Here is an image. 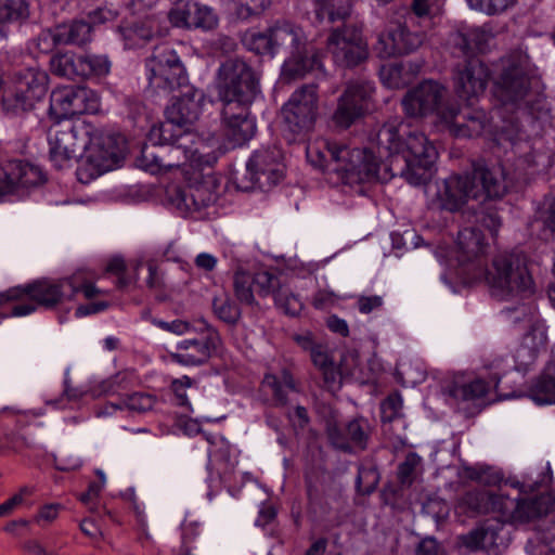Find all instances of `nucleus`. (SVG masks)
<instances>
[{
  "instance_id": "1",
  "label": "nucleus",
  "mask_w": 555,
  "mask_h": 555,
  "mask_svg": "<svg viewBox=\"0 0 555 555\" xmlns=\"http://www.w3.org/2000/svg\"><path fill=\"white\" fill-rule=\"evenodd\" d=\"M48 143L50 160L57 169L74 158H85L78 170L81 182L83 176L94 179L118 167L127 150L124 135L100 130L85 120H65L52 126Z\"/></svg>"
},
{
  "instance_id": "2",
  "label": "nucleus",
  "mask_w": 555,
  "mask_h": 555,
  "mask_svg": "<svg viewBox=\"0 0 555 555\" xmlns=\"http://www.w3.org/2000/svg\"><path fill=\"white\" fill-rule=\"evenodd\" d=\"M380 78L389 88L411 86L401 101L405 119L398 126L384 125L376 134V143L379 152L384 150L390 156L385 171H389L390 177L399 175L411 185H416V87L412 86L416 80V70L411 64L401 62L383 66Z\"/></svg>"
},
{
  "instance_id": "3",
  "label": "nucleus",
  "mask_w": 555,
  "mask_h": 555,
  "mask_svg": "<svg viewBox=\"0 0 555 555\" xmlns=\"http://www.w3.org/2000/svg\"><path fill=\"white\" fill-rule=\"evenodd\" d=\"M422 150L418 151V185L424 184V192L428 195L434 192L438 206L449 211L461 209L469 199L483 202L485 199H500L507 193L504 173L501 169L489 168L483 164H475L469 173L453 176L443 181V192L431 179L436 172L438 151L427 138H418Z\"/></svg>"
},
{
  "instance_id": "4",
  "label": "nucleus",
  "mask_w": 555,
  "mask_h": 555,
  "mask_svg": "<svg viewBox=\"0 0 555 555\" xmlns=\"http://www.w3.org/2000/svg\"><path fill=\"white\" fill-rule=\"evenodd\" d=\"M216 90L223 135L233 146L242 145L256 132L250 105L260 92L257 74L244 60L228 59L217 72Z\"/></svg>"
},
{
  "instance_id": "5",
  "label": "nucleus",
  "mask_w": 555,
  "mask_h": 555,
  "mask_svg": "<svg viewBox=\"0 0 555 555\" xmlns=\"http://www.w3.org/2000/svg\"><path fill=\"white\" fill-rule=\"evenodd\" d=\"M298 7L312 25L330 31L326 47L336 66L354 68L366 62L362 28L351 20L352 0H298Z\"/></svg>"
},
{
  "instance_id": "6",
  "label": "nucleus",
  "mask_w": 555,
  "mask_h": 555,
  "mask_svg": "<svg viewBox=\"0 0 555 555\" xmlns=\"http://www.w3.org/2000/svg\"><path fill=\"white\" fill-rule=\"evenodd\" d=\"M324 170L337 173L344 184L384 182L387 175L380 173L382 163L366 149H350L347 145L326 141L320 152Z\"/></svg>"
},
{
  "instance_id": "7",
  "label": "nucleus",
  "mask_w": 555,
  "mask_h": 555,
  "mask_svg": "<svg viewBox=\"0 0 555 555\" xmlns=\"http://www.w3.org/2000/svg\"><path fill=\"white\" fill-rule=\"evenodd\" d=\"M481 278L489 286L491 295L499 300H520L534 293V282L522 253L498 254L489 268L483 267Z\"/></svg>"
},
{
  "instance_id": "8",
  "label": "nucleus",
  "mask_w": 555,
  "mask_h": 555,
  "mask_svg": "<svg viewBox=\"0 0 555 555\" xmlns=\"http://www.w3.org/2000/svg\"><path fill=\"white\" fill-rule=\"evenodd\" d=\"M77 293H82L87 299H91L101 291L95 287L82 272H77L67 279L57 282L42 279L10 289L8 300H16L27 296L36 306L52 309L63 299H73Z\"/></svg>"
},
{
  "instance_id": "9",
  "label": "nucleus",
  "mask_w": 555,
  "mask_h": 555,
  "mask_svg": "<svg viewBox=\"0 0 555 555\" xmlns=\"http://www.w3.org/2000/svg\"><path fill=\"white\" fill-rule=\"evenodd\" d=\"M275 54L284 49L289 57L284 62L283 73L289 78L302 77L318 63V56L308 51L301 30L289 23H276L269 28Z\"/></svg>"
},
{
  "instance_id": "10",
  "label": "nucleus",
  "mask_w": 555,
  "mask_h": 555,
  "mask_svg": "<svg viewBox=\"0 0 555 555\" xmlns=\"http://www.w3.org/2000/svg\"><path fill=\"white\" fill-rule=\"evenodd\" d=\"M205 94L202 90L186 87L165 109V120L153 126V135L163 140H171L175 135L195 134L191 126L202 113V103Z\"/></svg>"
},
{
  "instance_id": "11",
  "label": "nucleus",
  "mask_w": 555,
  "mask_h": 555,
  "mask_svg": "<svg viewBox=\"0 0 555 555\" xmlns=\"http://www.w3.org/2000/svg\"><path fill=\"white\" fill-rule=\"evenodd\" d=\"M318 95L314 85L297 89L283 105L281 116L287 140L294 142L305 135L314 125L318 109Z\"/></svg>"
},
{
  "instance_id": "12",
  "label": "nucleus",
  "mask_w": 555,
  "mask_h": 555,
  "mask_svg": "<svg viewBox=\"0 0 555 555\" xmlns=\"http://www.w3.org/2000/svg\"><path fill=\"white\" fill-rule=\"evenodd\" d=\"M529 57L522 51H513L501 59V74L494 80V95L503 103L522 101L530 90Z\"/></svg>"
},
{
  "instance_id": "13",
  "label": "nucleus",
  "mask_w": 555,
  "mask_h": 555,
  "mask_svg": "<svg viewBox=\"0 0 555 555\" xmlns=\"http://www.w3.org/2000/svg\"><path fill=\"white\" fill-rule=\"evenodd\" d=\"M15 91L2 98V107L9 115L17 116L34 108L47 93L48 75L39 69L26 68L13 74Z\"/></svg>"
},
{
  "instance_id": "14",
  "label": "nucleus",
  "mask_w": 555,
  "mask_h": 555,
  "mask_svg": "<svg viewBox=\"0 0 555 555\" xmlns=\"http://www.w3.org/2000/svg\"><path fill=\"white\" fill-rule=\"evenodd\" d=\"M150 140L162 145L167 172L188 162L198 168L211 167L217 162L216 155L205 154L201 150L204 145L196 134L175 135L171 140H163L153 135L152 128Z\"/></svg>"
},
{
  "instance_id": "15",
  "label": "nucleus",
  "mask_w": 555,
  "mask_h": 555,
  "mask_svg": "<svg viewBox=\"0 0 555 555\" xmlns=\"http://www.w3.org/2000/svg\"><path fill=\"white\" fill-rule=\"evenodd\" d=\"M215 181L204 179L186 186H172L167 191L168 202L181 215L194 219H204L209 216L208 209L217 201Z\"/></svg>"
},
{
  "instance_id": "16",
  "label": "nucleus",
  "mask_w": 555,
  "mask_h": 555,
  "mask_svg": "<svg viewBox=\"0 0 555 555\" xmlns=\"http://www.w3.org/2000/svg\"><path fill=\"white\" fill-rule=\"evenodd\" d=\"M375 91L371 81L357 79L346 83L344 92L337 100L333 122L337 128L348 129L370 111V103Z\"/></svg>"
},
{
  "instance_id": "17",
  "label": "nucleus",
  "mask_w": 555,
  "mask_h": 555,
  "mask_svg": "<svg viewBox=\"0 0 555 555\" xmlns=\"http://www.w3.org/2000/svg\"><path fill=\"white\" fill-rule=\"evenodd\" d=\"M284 177L282 151L274 146L254 152L246 165V178L250 184L242 186L244 190H270Z\"/></svg>"
},
{
  "instance_id": "18",
  "label": "nucleus",
  "mask_w": 555,
  "mask_h": 555,
  "mask_svg": "<svg viewBox=\"0 0 555 555\" xmlns=\"http://www.w3.org/2000/svg\"><path fill=\"white\" fill-rule=\"evenodd\" d=\"M487 247L488 244L479 229L467 227L459 231L456 259L461 267V273L468 282L481 279L483 274L481 257L486 254Z\"/></svg>"
},
{
  "instance_id": "19",
  "label": "nucleus",
  "mask_w": 555,
  "mask_h": 555,
  "mask_svg": "<svg viewBox=\"0 0 555 555\" xmlns=\"http://www.w3.org/2000/svg\"><path fill=\"white\" fill-rule=\"evenodd\" d=\"M201 332L206 336L201 339H185L178 344L177 352L171 353V359L185 366H198L208 362L221 344L218 331L206 320L198 322Z\"/></svg>"
},
{
  "instance_id": "20",
  "label": "nucleus",
  "mask_w": 555,
  "mask_h": 555,
  "mask_svg": "<svg viewBox=\"0 0 555 555\" xmlns=\"http://www.w3.org/2000/svg\"><path fill=\"white\" fill-rule=\"evenodd\" d=\"M96 95L85 87H64L50 96V112L68 120L69 117L98 111Z\"/></svg>"
},
{
  "instance_id": "21",
  "label": "nucleus",
  "mask_w": 555,
  "mask_h": 555,
  "mask_svg": "<svg viewBox=\"0 0 555 555\" xmlns=\"http://www.w3.org/2000/svg\"><path fill=\"white\" fill-rule=\"evenodd\" d=\"M490 77L487 65L478 57L470 56L454 70V90L460 99L473 105L483 94Z\"/></svg>"
},
{
  "instance_id": "22",
  "label": "nucleus",
  "mask_w": 555,
  "mask_h": 555,
  "mask_svg": "<svg viewBox=\"0 0 555 555\" xmlns=\"http://www.w3.org/2000/svg\"><path fill=\"white\" fill-rule=\"evenodd\" d=\"M416 480V453L410 452L397 468L396 482H388L380 491L386 505L404 507L412 504V486Z\"/></svg>"
},
{
  "instance_id": "23",
  "label": "nucleus",
  "mask_w": 555,
  "mask_h": 555,
  "mask_svg": "<svg viewBox=\"0 0 555 555\" xmlns=\"http://www.w3.org/2000/svg\"><path fill=\"white\" fill-rule=\"evenodd\" d=\"M44 182L39 167L23 160H11L0 166V197L16 192L20 188L37 186Z\"/></svg>"
},
{
  "instance_id": "24",
  "label": "nucleus",
  "mask_w": 555,
  "mask_h": 555,
  "mask_svg": "<svg viewBox=\"0 0 555 555\" xmlns=\"http://www.w3.org/2000/svg\"><path fill=\"white\" fill-rule=\"evenodd\" d=\"M168 17L173 26L186 28L212 29L218 25V16L215 11L191 0L181 3L178 1L176 7L168 13Z\"/></svg>"
},
{
  "instance_id": "25",
  "label": "nucleus",
  "mask_w": 555,
  "mask_h": 555,
  "mask_svg": "<svg viewBox=\"0 0 555 555\" xmlns=\"http://www.w3.org/2000/svg\"><path fill=\"white\" fill-rule=\"evenodd\" d=\"M92 25L87 21H73L56 27L55 31L44 30L38 37V47L49 51L56 44L83 46L91 41Z\"/></svg>"
},
{
  "instance_id": "26",
  "label": "nucleus",
  "mask_w": 555,
  "mask_h": 555,
  "mask_svg": "<svg viewBox=\"0 0 555 555\" xmlns=\"http://www.w3.org/2000/svg\"><path fill=\"white\" fill-rule=\"evenodd\" d=\"M446 92L443 87L431 80L418 83V115L435 112L443 121L454 117V106L443 103Z\"/></svg>"
},
{
  "instance_id": "27",
  "label": "nucleus",
  "mask_w": 555,
  "mask_h": 555,
  "mask_svg": "<svg viewBox=\"0 0 555 555\" xmlns=\"http://www.w3.org/2000/svg\"><path fill=\"white\" fill-rule=\"evenodd\" d=\"M125 47L143 48L156 37L163 35L159 21L155 15L146 16L121 29Z\"/></svg>"
},
{
  "instance_id": "28",
  "label": "nucleus",
  "mask_w": 555,
  "mask_h": 555,
  "mask_svg": "<svg viewBox=\"0 0 555 555\" xmlns=\"http://www.w3.org/2000/svg\"><path fill=\"white\" fill-rule=\"evenodd\" d=\"M487 114L483 109H466L460 112L454 107V117L444 120L455 137H477L482 133L487 124Z\"/></svg>"
},
{
  "instance_id": "29",
  "label": "nucleus",
  "mask_w": 555,
  "mask_h": 555,
  "mask_svg": "<svg viewBox=\"0 0 555 555\" xmlns=\"http://www.w3.org/2000/svg\"><path fill=\"white\" fill-rule=\"evenodd\" d=\"M261 387L270 392L275 406H284L288 403L289 392H299V386L292 373L284 369L280 374L268 373L264 375Z\"/></svg>"
},
{
  "instance_id": "30",
  "label": "nucleus",
  "mask_w": 555,
  "mask_h": 555,
  "mask_svg": "<svg viewBox=\"0 0 555 555\" xmlns=\"http://www.w3.org/2000/svg\"><path fill=\"white\" fill-rule=\"evenodd\" d=\"M554 508V500L550 494H540L531 499H516L515 522H528L546 516Z\"/></svg>"
},
{
  "instance_id": "31",
  "label": "nucleus",
  "mask_w": 555,
  "mask_h": 555,
  "mask_svg": "<svg viewBox=\"0 0 555 555\" xmlns=\"http://www.w3.org/2000/svg\"><path fill=\"white\" fill-rule=\"evenodd\" d=\"M50 67L60 77L85 80V53H57L51 57Z\"/></svg>"
},
{
  "instance_id": "32",
  "label": "nucleus",
  "mask_w": 555,
  "mask_h": 555,
  "mask_svg": "<svg viewBox=\"0 0 555 555\" xmlns=\"http://www.w3.org/2000/svg\"><path fill=\"white\" fill-rule=\"evenodd\" d=\"M149 89L155 94H169L176 89L184 86L188 80L186 72L172 75L171 69L163 68L162 72L153 67H146Z\"/></svg>"
},
{
  "instance_id": "33",
  "label": "nucleus",
  "mask_w": 555,
  "mask_h": 555,
  "mask_svg": "<svg viewBox=\"0 0 555 555\" xmlns=\"http://www.w3.org/2000/svg\"><path fill=\"white\" fill-rule=\"evenodd\" d=\"M529 397L538 404L555 402V359L546 365L542 374L531 385Z\"/></svg>"
},
{
  "instance_id": "34",
  "label": "nucleus",
  "mask_w": 555,
  "mask_h": 555,
  "mask_svg": "<svg viewBox=\"0 0 555 555\" xmlns=\"http://www.w3.org/2000/svg\"><path fill=\"white\" fill-rule=\"evenodd\" d=\"M145 66L153 67L158 72H162L163 68H169L173 76L184 72V65L177 52L172 47L166 43L154 48L152 55L146 59Z\"/></svg>"
},
{
  "instance_id": "35",
  "label": "nucleus",
  "mask_w": 555,
  "mask_h": 555,
  "mask_svg": "<svg viewBox=\"0 0 555 555\" xmlns=\"http://www.w3.org/2000/svg\"><path fill=\"white\" fill-rule=\"evenodd\" d=\"M211 307L214 314L221 322L230 326H235L238 323L242 311L228 293L215 296Z\"/></svg>"
},
{
  "instance_id": "36",
  "label": "nucleus",
  "mask_w": 555,
  "mask_h": 555,
  "mask_svg": "<svg viewBox=\"0 0 555 555\" xmlns=\"http://www.w3.org/2000/svg\"><path fill=\"white\" fill-rule=\"evenodd\" d=\"M348 441L351 442V453L364 451L371 437V426L366 418L356 417L347 422Z\"/></svg>"
},
{
  "instance_id": "37",
  "label": "nucleus",
  "mask_w": 555,
  "mask_h": 555,
  "mask_svg": "<svg viewBox=\"0 0 555 555\" xmlns=\"http://www.w3.org/2000/svg\"><path fill=\"white\" fill-rule=\"evenodd\" d=\"M491 38L489 31L483 28H472L459 37L457 46L465 55L482 52Z\"/></svg>"
},
{
  "instance_id": "38",
  "label": "nucleus",
  "mask_w": 555,
  "mask_h": 555,
  "mask_svg": "<svg viewBox=\"0 0 555 555\" xmlns=\"http://www.w3.org/2000/svg\"><path fill=\"white\" fill-rule=\"evenodd\" d=\"M379 479L380 475L375 464H361L358 468V475L356 478L357 491L362 495H370L376 490Z\"/></svg>"
},
{
  "instance_id": "39",
  "label": "nucleus",
  "mask_w": 555,
  "mask_h": 555,
  "mask_svg": "<svg viewBox=\"0 0 555 555\" xmlns=\"http://www.w3.org/2000/svg\"><path fill=\"white\" fill-rule=\"evenodd\" d=\"M112 68V61L106 54L85 53V79L101 80Z\"/></svg>"
},
{
  "instance_id": "40",
  "label": "nucleus",
  "mask_w": 555,
  "mask_h": 555,
  "mask_svg": "<svg viewBox=\"0 0 555 555\" xmlns=\"http://www.w3.org/2000/svg\"><path fill=\"white\" fill-rule=\"evenodd\" d=\"M347 423H340L334 417L326 420V436L330 444L344 453L351 454V442L348 441Z\"/></svg>"
},
{
  "instance_id": "41",
  "label": "nucleus",
  "mask_w": 555,
  "mask_h": 555,
  "mask_svg": "<svg viewBox=\"0 0 555 555\" xmlns=\"http://www.w3.org/2000/svg\"><path fill=\"white\" fill-rule=\"evenodd\" d=\"M255 285L250 273L236 270L233 276V289L236 299L244 305L254 306L257 305L253 286Z\"/></svg>"
},
{
  "instance_id": "42",
  "label": "nucleus",
  "mask_w": 555,
  "mask_h": 555,
  "mask_svg": "<svg viewBox=\"0 0 555 555\" xmlns=\"http://www.w3.org/2000/svg\"><path fill=\"white\" fill-rule=\"evenodd\" d=\"M516 499H511L507 495L494 493L490 491L489 500V514L494 513L500 515V519L505 521L515 522L516 518Z\"/></svg>"
},
{
  "instance_id": "43",
  "label": "nucleus",
  "mask_w": 555,
  "mask_h": 555,
  "mask_svg": "<svg viewBox=\"0 0 555 555\" xmlns=\"http://www.w3.org/2000/svg\"><path fill=\"white\" fill-rule=\"evenodd\" d=\"M441 13L442 0H418V28L431 29Z\"/></svg>"
},
{
  "instance_id": "44",
  "label": "nucleus",
  "mask_w": 555,
  "mask_h": 555,
  "mask_svg": "<svg viewBox=\"0 0 555 555\" xmlns=\"http://www.w3.org/2000/svg\"><path fill=\"white\" fill-rule=\"evenodd\" d=\"M139 166L153 175L167 172L162 145L158 147L145 146L139 159Z\"/></svg>"
},
{
  "instance_id": "45",
  "label": "nucleus",
  "mask_w": 555,
  "mask_h": 555,
  "mask_svg": "<svg viewBox=\"0 0 555 555\" xmlns=\"http://www.w3.org/2000/svg\"><path fill=\"white\" fill-rule=\"evenodd\" d=\"M253 276L257 293L261 297L273 295L275 297L276 292L283 287L280 276L274 272L263 270L256 272Z\"/></svg>"
},
{
  "instance_id": "46",
  "label": "nucleus",
  "mask_w": 555,
  "mask_h": 555,
  "mask_svg": "<svg viewBox=\"0 0 555 555\" xmlns=\"http://www.w3.org/2000/svg\"><path fill=\"white\" fill-rule=\"evenodd\" d=\"M489 390L488 384L482 379H475L463 385H455L450 393L457 400L468 401L482 398Z\"/></svg>"
},
{
  "instance_id": "47",
  "label": "nucleus",
  "mask_w": 555,
  "mask_h": 555,
  "mask_svg": "<svg viewBox=\"0 0 555 555\" xmlns=\"http://www.w3.org/2000/svg\"><path fill=\"white\" fill-rule=\"evenodd\" d=\"M275 305L286 314L296 315L302 308V304L297 295L288 287H283L276 292L274 297Z\"/></svg>"
},
{
  "instance_id": "48",
  "label": "nucleus",
  "mask_w": 555,
  "mask_h": 555,
  "mask_svg": "<svg viewBox=\"0 0 555 555\" xmlns=\"http://www.w3.org/2000/svg\"><path fill=\"white\" fill-rule=\"evenodd\" d=\"M485 543L487 548L498 547L503 544L504 539L501 535L504 529V521L499 518L487 519L481 522Z\"/></svg>"
},
{
  "instance_id": "49",
  "label": "nucleus",
  "mask_w": 555,
  "mask_h": 555,
  "mask_svg": "<svg viewBox=\"0 0 555 555\" xmlns=\"http://www.w3.org/2000/svg\"><path fill=\"white\" fill-rule=\"evenodd\" d=\"M402 398L399 392L388 395L380 402V418L383 423H390L401 416Z\"/></svg>"
},
{
  "instance_id": "50",
  "label": "nucleus",
  "mask_w": 555,
  "mask_h": 555,
  "mask_svg": "<svg viewBox=\"0 0 555 555\" xmlns=\"http://www.w3.org/2000/svg\"><path fill=\"white\" fill-rule=\"evenodd\" d=\"M155 402V396L146 392H134L124 398L126 409L138 413H145L152 410Z\"/></svg>"
},
{
  "instance_id": "51",
  "label": "nucleus",
  "mask_w": 555,
  "mask_h": 555,
  "mask_svg": "<svg viewBox=\"0 0 555 555\" xmlns=\"http://www.w3.org/2000/svg\"><path fill=\"white\" fill-rule=\"evenodd\" d=\"M398 46V55L408 54L414 50L415 36L404 25L397 24L389 28Z\"/></svg>"
},
{
  "instance_id": "52",
  "label": "nucleus",
  "mask_w": 555,
  "mask_h": 555,
  "mask_svg": "<svg viewBox=\"0 0 555 555\" xmlns=\"http://www.w3.org/2000/svg\"><path fill=\"white\" fill-rule=\"evenodd\" d=\"M490 491H469L464 496L467 507L477 514H489Z\"/></svg>"
},
{
  "instance_id": "53",
  "label": "nucleus",
  "mask_w": 555,
  "mask_h": 555,
  "mask_svg": "<svg viewBox=\"0 0 555 555\" xmlns=\"http://www.w3.org/2000/svg\"><path fill=\"white\" fill-rule=\"evenodd\" d=\"M392 36L389 28L378 35L377 42L374 46V51L378 57L388 59L398 55L399 48Z\"/></svg>"
},
{
  "instance_id": "54",
  "label": "nucleus",
  "mask_w": 555,
  "mask_h": 555,
  "mask_svg": "<svg viewBox=\"0 0 555 555\" xmlns=\"http://www.w3.org/2000/svg\"><path fill=\"white\" fill-rule=\"evenodd\" d=\"M248 46L258 54H275L269 29L266 33L253 34Z\"/></svg>"
},
{
  "instance_id": "55",
  "label": "nucleus",
  "mask_w": 555,
  "mask_h": 555,
  "mask_svg": "<svg viewBox=\"0 0 555 555\" xmlns=\"http://www.w3.org/2000/svg\"><path fill=\"white\" fill-rule=\"evenodd\" d=\"M269 5V0H244L240 8L234 9V14L240 20H248L260 14Z\"/></svg>"
},
{
  "instance_id": "56",
  "label": "nucleus",
  "mask_w": 555,
  "mask_h": 555,
  "mask_svg": "<svg viewBox=\"0 0 555 555\" xmlns=\"http://www.w3.org/2000/svg\"><path fill=\"white\" fill-rule=\"evenodd\" d=\"M459 540L463 546L470 551L487 548L481 524L466 534L460 535Z\"/></svg>"
},
{
  "instance_id": "57",
  "label": "nucleus",
  "mask_w": 555,
  "mask_h": 555,
  "mask_svg": "<svg viewBox=\"0 0 555 555\" xmlns=\"http://www.w3.org/2000/svg\"><path fill=\"white\" fill-rule=\"evenodd\" d=\"M193 380L189 376H182L171 383V389L176 397V403L180 406L190 409V402L186 396V388L191 387Z\"/></svg>"
},
{
  "instance_id": "58",
  "label": "nucleus",
  "mask_w": 555,
  "mask_h": 555,
  "mask_svg": "<svg viewBox=\"0 0 555 555\" xmlns=\"http://www.w3.org/2000/svg\"><path fill=\"white\" fill-rule=\"evenodd\" d=\"M384 299L378 295L364 296L361 295L357 298V308L360 313L369 314L383 307Z\"/></svg>"
},
{
  "instance_id": "59",
  "label": "nucleus",
  "mask_w": 555,
  "mask_h": 555,
  "mask_svg": "<svg viewBox=\"0 0 555 555\" xmlns=\"http://www.w3.org/2000/svg\"><path fill=\"white\" fill-rule=\"evenodd\" d=\"M23 8L14 0H0V22L17 20L23 14Z\"/></svg>"
},
{
  "instance_id": "60",
  "label": "nucleus",
  "mask_w": 555,
  "mask_h": 555,
  "mask_svg": "<svg viewBox=\"0 0 555 555\" xmlns=\"http://www.w3.org/2000/svg\"><path fill=\"white\" fill-rule=\"evenodd\" d=\"M149 275L145 280V285L151 291H162L165 287L164 275L158 266L154 261L147 262Z\"/></svg>"
},
{
  "instance_id": "61",
  "label": "nucleus",
  "mask_w": 555,
  "mask_h": 555,
  "mask_svg": "<svg viewBox=\"0 0 555 555\" xmlns=\"http://www.w3.org/2000/svg\"><path fill=\"white\" fill-rule=\"evenodd\" d=\"M287 418L293 424L296 433L298 430H304L310 423L308 411L301 405H297L294 413L288 412Z\"/></svg>"
},
{
  "instance_id": "62",
  "label": "nucleus",
  "mask_w": 555,
  "mask_h": 555,
  "mask_svg": "<svg viewBox=\"0 0 555 555\" xmlns=\"http://www.w3.org/2000/svg\"><path fill=\"white\" fill-rule=\"evenodd\" d=\"M320 371L322 372L325 388L328 390H336L340 388V374L334 364Z\"/></svg>"
},
{
  "instance_id": "63",
  "label": "nucleus",
  "mask_w": 555,
  "mask_h": 555,
  "mask_svg": "<svg viewBox=\"0 0 555 555\" xmlns=\"http://www.w3.org/2000/svg\"><path fill=\"white\" fill-rule=\"evenodd\" d=\"M479 221L481 224L491 231V233H496L499 228L501 227V219L495 210H485L481 211Z\"/></svg>"
},
{
  "instance_id": "64",
  "label": "nucleus",
  "mask_w": 555,
  "mask_h": 555,
  "mask_svg": "<svg viewBox=\"0 0 555 555\" xmlns=\"http://www.w3.org/2000/svg\"><path fill=\"white\" fill-rule=\"evenodd\" d=\"M30 493L27 487L21 489V492L13 495L2 504H0V517L9 515L17 505L23 502V495Z\"/></svg>"
}]
</instances>
